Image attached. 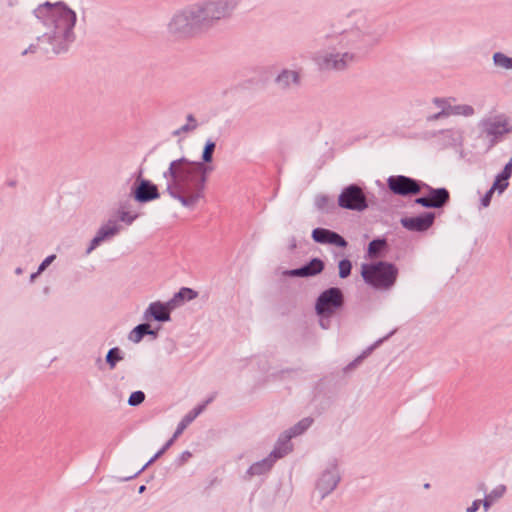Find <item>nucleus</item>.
Here are the masks:
<instances>
[{"instance_id":"f257e3e1","label":"nucleus","mask_w":512,"mask_h":512,"mask_svg":"<svg viewBox=\"0 0 512 512\" xmlns=\"http://www.w3.org/2000/svg\"><path fill=\"white\" fill-rule=\"evenodd\" d=\"M164 176L169 194L184 206H194L204 196L206 168L202 163L184 158L172 161Z\"/></svg>"},{"instance_id":"f03ea898","label":"nucleus","mask_w":512,"mask_h":512,"mask_svg":"<svg viewBox=\"0 0 512 512\" xmlns=\"http://www.w3.org/2000/svg\"><path fill=\"white\" fill-rule=\"evenodd\" d=\"M35 14L46 25H54L56 33L68 37L76 22V14L61 2L51 4L46 2L40 5Z\"/></svg>"},{"instance_id":"7ed1b4c3","label":"nucleus","mask_w":512,"mask_h":512,"mask_svg":"<svg viewBox=\"0 0 512 512\" xmlns=\"http://www.w3.org/2000/svg\"><path fill=\"white\" fill-rule=\"evenodd\" d=\"M361 275L366 283L377 289H388L394 285L398 269L395 265L379 261L376 263L362 264Z\"/></svg>"},{"instance_id":"20e7f679","label":"nucleus","mask_w":512,"mask_h":512,"mask_svg":"<svg viewBox=\"0 0 512 512\" xmlns=\"http://www.w3.org/2000/svg\"><path fill=\"white\" fill-rule=\"evenodd\" d=\"M344 304V296L339 288L333 287L323 291L315 305L316 313L320 316V325L326 329L329 327L330 317L341 309Z\"/></svg>"},{"instance_id":"39448f33","label":"nucleus","mask_w":512,"mask_h":512,"mask_svg":"<svg viewBox=\"0 0 512 512\" xmlns=\"http://www.w3.org/2000/svg\"><path fill=\"white\" fill-rule=\"evenodd\" d=\"M311 423H312V420H310V419L301 420L291 430V434L286 437L287 438L286 442L277 445L276 448L271 453L269 458L264 459L261 462L253 464L249 469V474L250 475H259V474H262V473L270 470V468L273 465V462L276 459L282 458L283 456H285L287 453H289L291 451V445L289 444V440L292 437L303 433L311 425Z\"/></svg>"},{"instance_id":"423d86ee","label":"nucleus","mask_w":512,"mask_h":512,"mask_svg":"<svg viewBox=\"0 0 512 512\" xmlns=\"http://www.w3.org/2000/svg\"><path fill=\"white\" fill-rule=\"evenodd\" d=\"M339 206L342 208L362 211L367 208L366 197L362 189L356 185H350L345 188L338 199Z\"/></svg>"},{"instance_id":"0eeeda50","label":"nucleus","mask_w":512,"mask_h":512,"mask_svg":"<svg viewBox=\"0 0 512 512\" xmlns=\"http://www.w3.org/2000/svg\"><path fill=\"white\" fill-rule=\"evenodd\" d=\"M387 185L394 194L401 196L418 194L421 189L419 182L402 175L390 176Z\"/></svg>"},{"instance_id":"6e6552de","label":"nucleus","mask_w":512,"mask_h":512,"mask_svg":"<svg viewBox=\"0 0 512 512\" xmlns=\"http://www.w3.org/2000/svg\"><path fill=\"white\" fill-rule=\"evenodd\" d=\"M483 130L487 136L493 137V143L499 137L512 131L509 119L504 115L489 117L482 122Z\"/></svg>"},{"instance_id":"1a4fd4ad","label":"nucleus","mask_w":512,"mask_h":512,"mask_svg":"<svg viewBox=\"0 0 512 512\" xmlns=\"http://www.w3.org/2000/svg\"><path fill=\"white\" fill-rule=\"evenodd\" d=\"M200 26V15H197L196 9L176 15L170 23L171 31L182 33H189L193 28Z\"/></svg>"},{"instance_id":"9d476101","label":"nucleus","mask_w":512,"mask_h":512,"mask_svg":"<svg viewBox=\"0 0 512 512\" xmlns=\"http://www.w3.org/2000/svg\"><path fill=\"white\" fill-rule=\"evenodd\" d=\"M197 15H200V24L208 22L212 19H220L228 14L227 3H208L204 7L196 8Z\"/></svg>"},{"instance_id":"9b49d317","label":"nucleus","mask_w":512,"mask_h":512,"mask_svg":"<svg viewBox=\"0 0 512 512\" xmlns=\"http://www.w3.org/2000/svg\"><path fill=\"white\" fill-rule=\"evenodd\" d=\"M434 219V213L428 212L416 217L403 218L401 224L408 230L423 232L432 226Z\"/></svg>"},{"instance_id":"f8f14e48","label":"nucleus","mask_w":512,"mask_h":512,"mask_svg":"<svg viewBox=\"0 0 512 512\" xmlns=\"http://www.w3.org/2000/svg\"><path fill=\"white\" fill-rule=\"evenodd\" d=\"M133 194L139 202H148L159 198L157 186L144 179L137 180Z\"/></svg>"},{"instance_id":"ddd939ff","label":"nucleus","mask_w":512,"mask_h":512,"mask_svg":"<svg viewBox=\"0 0 512 512\" xmlns=\"http://www.w3.org/2000/svg\"><path fill=\"white\" fill-rule=\"evenodd\" d=\"M312 238L315 242L321 244H331L339 247H345L347 242L336 232L324 228H316L312 232Z\"/></svg>"},{"instance_id":"4468645a","label":"nucleus","mask_w":512,"mask_h":512,"mask_svg":"<svg viewBox=\"0 0 512 512\" xmlns=\"http://www.w3.org/2000/svg\"><path fill=\"white\" fill-rule=\"evenodd\" d=\"M175 307L170 306V301L166 304L161 302H153L150 304L144 314L146 320L168 321L170 319V311Z\"/></svg>"},{"instance_id":"2eb2a0df","label":"nucleus","mask_w":512,"mask_h":512,"mask_svg":"<svg viewBox=\"0 0 512 512\" xmlns=\"http://www.w3.org/2000/svg\"><path fill=\"white\" fill-rule=\"evenodd\" d=\"M323 268L324 263L320 259H313L302 268L286 271L284 274L294 277H308L319 274Z\"/></svg>"},{"instance_id":"dca6fc26","label":"nucleus","mask_w":512,"mask_h":512,"mask_svg":"<svg viewBox=\"0 0 512 512\" xmlns=\"http://www.w3.org/2000/svg\"><path fill=\"white\" fill-rule=\"evenodd\" d=\"M119 232V226L115 221H109L107 224L102 226L98 231L97 235L91 242V246L88 249V253H90L93 249H95L102 241L106 238L112 237Z\"/></svg>"},{"instance_id":"f3484780","label":"nucleus","mask_w":512,"mask_h":512,"mask_svg":"<svg viewBox=\"0 0 512 512\" xmlns=\"http://www.w3.org/2000/svg\"><path fill=\"white\" fill-rule=\"evenodd\" d=\"M474 114L473 107L469 105H448L443 106V109L440 113L431 116V120H436L442 116H450V115H463V116H471Z\"/></svg>"},{"instance_id":"a211bd4d","label":"nucleus","mask_w":512,"mask_h":512,"mask_svg":"<svg viewBox=\"0 0 512 512\" xmlns=\"http://www.w3.org/2000/svg\"><path fill=\"white\" fill-rule=\"evenodd\" d=\"M352 60V56L348 54H344L339 58V55L334 56L333 59L323 58L322 61L319 62V65L322 69H343L346 66L348 61Z\"/></svg>"},{"instance_id":"6ab92c4d","label":"nucleus","mask_w":512,"mask_h":512,"mask_svg":"<svg viewBox=\"0 0 512 512\" xmlns=\"http://www.w3.org/2000/svg\"><path fill=\"white\" fill-rule=\"evenodd\" d=\"M338 483V477L334 472H327L322 475L318 482V488L322 492V495L332 491Z\"/></svg>"},{"instance_id":"aec40b11","label":"nucleus","mask_w":512,"mask_h":512,"mask_svg":"<svg viewBox=\"0 0 512 512\" xmlns=\"http://www.w3.org/2000/svg\"><path fill=\"white\" fill-rule=\"evenodd\" d=\"M387 249V241L385 239H376L369 243L367 249V258L374 259L380 257Z\"/></svg>"},{"instance_id":"412c9836","label":"nucleus","mask_w":512,"mask_h":512,"mask_svg":"<svg viewBox=\"0 0 512 512\" xmlns=\"http://www.w3.org/2000/svg\"><path fill=\"white\" fill-rule=\"evenodd\" d=\"M197 297V293L190 288H181L178 293L170 300V306L177 307L185 300H192Z\"/></svg>"},{"instance_id":"4be33fe9","label":"nucleus","mask_w":512,"mask_h":512,"mask_svg":"<svg viewBox=\"0 0 512 512\" xmlns=\"http://www.w3.org/2000/svg\"><path fill=\"white\" fill-rule=\"evenodd\" d=\"M429 198H431L432 203H437V201H441L439 204V208L444 206L450 198L449 192L445 188L433 189L429 188Z\"/></svg>"},{"instance_id":"5701e85b","label":"nucleus","mask_w":512,"mask_h":512,"mask_svg":"<svg viewBox=\"0 0 512 512\" xmlns=\"http://www.w3.org/2000/svg\"><path fill=\"white\" fill-rule=\"evenodd\" d=\"M147 334H155V333L150 329L149 324H147V323L140 324L130 332L129 339L134 343H138L142 340L144 335H147Z\"/></svg>"},{"instance_id":"b1692460","label":"nucleus","mask_w":512,"mask_h":512,"mask_svg":"<svg viewBox=\"0 0 512 512\" xmlns=\"http://www.w3.org/2000/svg\"><path fill=\"white\" fill-rule=\"evenodd\" d=\"M297 73L292 71H284L281 75L278 76L277 82L283 87L288 86L291 82H297Z\"/></svg>"},{"instance_id":"393cba45","label":"nucleus","mask_w":512,"mask_h":512,"mask_svg":"<svg viewBox=\"0 0 512 512\" xmlns=\"http://www.w3.org/2000/svg\"><path fill=\"white\" fill-rule=\"evenodd\" d=\"M505 492L504 486H499L491 494H489L484 500V507L487 510L494 500L500 498Z\"/></svg>"},{"instance_id":"a878e982","label":"nucleus","mask_w":512,"mask_h":512,"mask_svg":"<svg viewBox=\"0 0 512 512\" xmlns=\"http://www.w3.org/2000/svg\"><path fill=\"white\" fill-rule=\"evenodd\" d=\"M121 351L118 348H112L106 357L107 363L110 365L111 368H114L116 366V363L120 360H122Z\"/></svg>"},{"instance_id":"bb28decb","label":"nucleus","mask_w":512,"mask_h":512,"mask_svg":"<svg viewBox=\"0 0 512 512\" xmlns=\"http://www.w3.org/2000/svg\"><path fill=\"white\" fill-rule=\"evenodd\" d=\"M494 61H495L496 65L501 66L503 68H507V69L512 68L511 58L505 56L502 53H496L494 55Z\"/></svg>"},{"instance_id":"cd10ccee","label":"nucleus","mask_w":512,"mask_h":512,"mask_svg":"<svg viewBox=\"0 0 512 512\" xmlns=\"http://www.w3.org/2000/svg\"><path fill=\"white\" fill-rule=\"evenodd\" d=\"M339 276L341 278H346L350 275L352 264L349 260L344 259L339 262Z\"/></svg>"},{"instance_id":"c85d7f7f","label":"nucleus","mask_w":512,"mask_h":512,"mask_svg":"<svg viewBox=\"0 0 512 512\" xmlns=\"http://www.w3.org/2000/svg\"><path fill=\"white\" fill-rule=\"evenodd\" d=\"M144 399H145V394L142 391H135L130 395L128 403L131 406H136V405L141 404L144 401Z\"/></svg>"},{"instance_id":"c756f323","label":"nucleus","mask_w":512,"mask_h":512,"mask_svg":"<svg viewBox=\"0 0 512 512\" xmlns=\"http://www.w3.org/2000/svg\"><path fill=\"white\" fill-rule=\"evenodd\" d=\"M512 176V158L510 161L506 164L503 171L497 175L496 178L502 179V180H509V178Z\"/></svg>"},{"instance_id":"7c9ffc66","label":"nucleus","mask_w":512,"mask_h":512,"mask_svg":"<svg viewBox=\"0 0 512 512\" xmlns=\"http://www.w3.org/2000/svg\"><path fill=\"white\" fill-rule=\"evenodd\" d=\"M214 149H215V144L213 142H208L206 144L204 152H203V160L205 162L211 161Z\"/></svg>"},{"instance_id":"2f4dec72","label":"nucleus","mask_w":512,"mask_h":512,"mask_svg":"<svg viewBox=\"0 0 512 512\" xmlns=\"http://www.w3.org/2000/svg\"><path fill=\"white\" fill-rule=\"evenodd\" d=\"M415 202L419 205H422L424 207H434L439 208V204L441 201H437V203H432L431 198L428 197H420L415 200Z\"/></svg>"},{"instance_id":"473e14b6","label":"nucleus","mask_w":512,"mask_h":512,"mask_svg":"<svg viewBox=\"0 0 512 512\" xmlns=\"http://www.w3.org/2000/svg\"><path fill=\"white\" fill-rule=\"evenodd\" d=\"M508 185H509L508 180H502V179L496 178L492 185V188H493V190H496L499 193H502L508 187Z\"/></svg>"},{"instance_id":"72a5a7b5","label":"nucleus","mask_w":512,"mask_h":512,"mask_svg":"<svg viewBox=\"0 0 512 512\" xmlns=\"http://www.w3.org/2000/svg\"><path fill=\"white\" fill-rule=\"evenodd\" d=\"M136 218L137 215H130L128 212H122L120 214V220L127 224H131Z\"/></svg>"},{"instance_id":"f704fd0d","label":"nucleus","mask_w":512,"mask_h":512,"mask_svg":"<svg viewBox=\"0 0 512 512\" xmlns=\"http://www.w3.org/2000/svg\"><path fill=\"white\" fill-rule=\"evenodd\" d=\"M495 191L496 190H493V188L491 187L490 190L486 193V195L482 198V205H483V207L489 206L491 198H492V195H493V193Z\"/></svg>"},{"instance_id":"c9c22d12","label":"nucleus","mask_w":512,"mask_h":512,"mask_svg":"<svg viewBox=\"0 0 512 512\" xmlns=\"http://www.w3.org/2000/svg\"><path fill=\"white\" fill-rule=\"evenodd\" d=\"M202 411V407L196 409L193 413L188 414L182 421L188 425Z\"/></svg>"},{"instance_id":"e433bc0d","label":"nucleus","mask_w":512,"mask_h":512,"mask_svg":"<svg viewBox=\"0 0 512 512\" xmlns=\"http://www.w3.org/2000/svg\"><path fill=\"white\" fill-rule=\"evenodd\" d=\"M54 258V255L47 257L40 265L39 272L43 271L54 260Z\"/></svg>"},{"instance_id":"4c0bfd02","label":"nucleus","mask_w":512,"mask_h":512,"mask_svg":"<svg viewBox=\"0 0 512 512\" xmlns=\"http://www.w3.org/2000/svg\"><path fill=\"white\" fill-rule=\"evenodd\" d=\"M174 439H171L170 441H168L166 443V445L154 456L153 459H151L150 462L154 461L155 459H157L158 457H160L169 447L170 445L172 444Z\"/></svg>"},{"instance_id":"58836bf2","label":"nucleus","mask_w":512,"mask_h":512,"mask_svg":"<svg viewBox=\"0 0 512 512\" xmlns=\"http://www.w3.org/2000/svg\"><path fill=\"white\" fill-rule=\"evenodd\" d=\"M186 426H187L186 423H184V421H181V423L179 424L177 431L174 435V438H176L178 435H180L183 432V430L186 428Z\"/></svg>"},{"instance_id":"ea45409f","label":"nucleus","mask_w":512,"mask_h":512,"mask_svg":"<svg viewBox=\"0 0 512 512\" xmlns=\"http://www.w3.org/2000/svg\"><path fill=\"white\" fill-rule=\"evenodd\" d=\"M480 501H474L473 504L467 508V512H475L479 508Z\"/></svg>"},{"instance_id":"a19ab883","label":"nucleus","mask_w":512,"mask_h":512,"mask_svg":"<svg viewBox=\"0 0 512 512\" xmlns=\"http://www.w3.org/2000/svg\"><path fill=\"white\" fill-rule=\"evenodd\" d=\"M195 128V125H193L192 127L188 126V125H185L181 128V131H189V130H192Z\"/></svg>"},{"instance_id":"79ce46f5","label":"nucleus","mask_w":512,"mask_h":512,"mask_svg":"<svg viewBox=\"0 0 512 512\" xmlns=\"http://www.w3.org/2000/svg\"><path fill=\"white\" fill-rule=\"evenodd\" d=\"M436 103H439V104H441V105H444V104L446 103V101H444V100H436Z\"/></svg>"},{"instance_id":"37998d69","label":"nucleus","mask_w":512,"mask_h":512,"mask_svg":"<svg viewBox=\"0 0 512 512\" xmlns=\"http://www.w3.org/2000/svg\"><path fill=\"white\" fill-rule=\"evenodd\" d=\"M145 490V486H141L139 492L142 493Z\"/></svg>"},{"instance_id":"c03bdc74","label":"nucleus","mask_w":512,"mask_h":512,"mask_svg":"<svg viewBox=\"0 0 512 512\" xmlns=\"http://www.w3.org/2000/svg\"><path fill=\"white\" fill-rule=\"evenodd\" d=\"M188 119H189L190 121H193V120H194V119H193V117H192L191 115L188 117Z\"/></svg>"}]
</instances>
